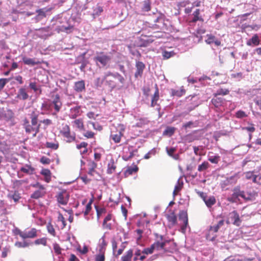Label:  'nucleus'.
Returning <instances> with one entry per match:
<instances>
[{
    "instance_id": "5701e85b",
    "label": "nucleus",
    "mask_w": 261,
    "mask_h": 261,
    "mask_svg": "<svg viewBox=\"0 0 261 261\" xmlns=\"http://www.w3.org/2000/svg\"><path fill=\"white\" fill-rule=\"evenodd\" d=\"M22 61L25 64L32 66L37 65L40 63L39 61H36V60L34 59H31L27 57H23L22 58Z\"/></svg>"
},
{
    "instance_id": "69168bd1",
    "label": "nucleus",
    "mask_w": 261,
    "mask_h": 261,
    "mask_svg": "<svg viewBox=\"0 0 261 261\" xmlns=\"http://www.w3.org/2000/svg\"><path fill=\"white\" fill-rule=\"evenodd\" d=\"M242 129L247 130L251 133H253L255 131V128L252 125L249 126L244 127L242 128Z\"/></svg>"
},
{
    "instance_id": "6e6552de",
    "label": "nucleus",
    "mask_w": 261,
    "mask_h": 261,
    "mask_svg": "<svg viewBox=\"0 0 261 261\" xmlns=\"http://www.w3.org/2000/svg\"><path fill=\"white\" fill-rule=\"evenodd\" d=\"M61 134L66 139L67 142L74 141L75 137L70 134V128L68 125H64L60 131Z\"/></svg>"
},
{
    "instance_id": "f3484780",
    "label": "nucleus",
    "mask_w": 261,
    "mask_h": 261,
    "mask_svg": "<svg viewBox=\"0 0 261 261\" xmlns=\"http://www.w3.org/2000/svg\"><path fill=\"white\" fill-rule=\"evenodd\" d=\"M236 180L234 179V177L231 176L222 180L221 183V186L222 189H224L227 186L229 185L233 184L236 183Z\"/></svg>"
},
{
    "instance_id": "58836bf2",
    "label": "nucleus",
    "mask_w": 261,
    "mask_h": 261,
    "mask_svg": "<svg viewBox=\"0 0 261 261\" xmlns=\"http://www.w3.org/2000/svg\"><path fill=\"white\" fill-rule=\"evenodd\" d=\"M30 243L26 241H23L22 242H16L15 243V246L18 248H25L28 247Z\"/></svg>"
},
{
    "instance_id": "2eb2a0df",
    "label": "nucleus",
    "mask_w": 261,
    "mask_h": 261,
    "mask_svg": "<svg viewBox=\"0 0 261 261\" xmlns=\"http://www.w3.org/2000/svg\"><path fill=\"white\" fill-rule=\"evenodd\" d=\"M70 118L75 119L78 116L80 115V107L76 106L71 108L70 110L69 114Z\"/></svg>"
},
{
    "instance_id": "393cba45",
    "label": "nucleus",
    "mask_w": 261,
    "mask_h": 261,
    "mask_svg": "<svg viewBox=\"0 0 261 261\" xmlns=\"http://www.w3.org/2000/svg\"><path fill=\"white\" fill-rule=\"evenodd\" d=\"M49 9L46 8L38 10V15L36 17V19L37 21L41 20L43 17H45V13L48 11Z\"/></svg>"
},
{
    "instance_id": "49530a36",
    "label": "nucleus",
    "mask_w": 261,
    "mask_h": 261,
    "mask_svg": "<svg viewBox=\"0 0 261 261\" xmlns=\"http://www.w3.org/2000/svg\"><path fill=\"white\" fill-rule=\"evenodd\" d=\"M58 221L59 222H61V223H62V228H64L66 225V222H65V219L63 217V216L59 213V215H58Z\"/></svg>"
},
{
    "instance_id": "680f3d73",
    "label": "nucleus",
    "mask_w": 261,
    "mask_h": 261,
    "mask_svg": "<svg viewBox=\"0 0 261 261\" xmlns=\"http://www.w3.org/2000/svg\"><path fill=\"white\" fill-rule=\"evenodd\" d=\"M88 124L92 125L93 128L95 129H97L99 130H100L102 129V127L101 126H100L99 125H98V124H95V123L90 122V121H89L88 122Z\"/></svg>"
},
{
    "instance_id": "aec40b11",
    "label": "nucleus",
    "mask_w": 261,
    "mask_h": 261,
    "mask_svg": "<svg viewBox=\"0 0 261 261\" xmlns=\"http://www.w3.org/2000/svg\"><path fill=\"white\" fill-rule=\"evenodd\" d=\"M17 97L20 99L25 100L28 98L29 95L25 89L22 88L19 90Z\"/></svg>"
},
{
    "instance_id": "bf43d9fd",
    "label": "nucleus",
    "mask_w": 261,
    "mask_h": 261,
    "mask_svg": "<svg viewBox=\"0 0 261 261\" xmlns=\"http://www.w3.org/2000/svg\"><path fill=\"white\" fill-rule=\"evenodd\" d=\"M36 244H42L44 246L46 244V239L45 238L39 239L35 241Z\"/></svg>"
},
{
    "instance_id": "09e8293b",
    "label": "nucleus",
    "mask_w": 261,
    "mask_h": 261,
    "mask_svg": "<svg viewBox=\"0 0 261 261\" xmlns=\"http://www.w3.org/2000/svg\"><path fill=\"white\" fill-rule=\"evenodd\" d=\"M154 249L153 248L152 245L149 247L145 248L143 251L142 253L143 254H145V255L150 254H152L154 251Z\"/></svg>"
},
{
    "instance_id": "20e7f679",
    "label": "nucleus",
    "mask_w": 261,
    "mask_h": 261,
    "mask_svg": "<svg viewBox=\"0 0 261 261\" xmlns=\"http://www.w3.org/2000/svg\"><path fill=\"white\" fill-rule=\"evenodd\" d=\"M156 236V241L152 244V246L154 250H160L161 249H165V246L167 243L169 242V241L164 239L163 236Z\"/></svg>"
},
{
    "instance_id": "f704fd0d",
    "label": "nucleus",
    "mask_w": 261,
    "mask_h": 261,
    "mask_svg": "<svg viewBox=\"0 0 261 261\" xmlns=\"http://www.w3.org/2000/svg\"><path fill=\"white\" fill-rule=\"evenodd\" d=\"M46 228L49 233L54 237L56 236V233L55 228L50 223H49L47 224Z\"/></svg>"
},
{
    "instance_id": "bb28decb",
    "label": "nucleus",
    "mask_w": 261,
    "mask_h": 261,
    "mask_svg": "<svg viewBox=\"0 0 261 261\" xmlns=\"http://www.w3.org/2000/svg\"><path fill=\"white\" fill-rule=\"evenodd\" d=\"M245 177L247 179L252 180L253 182H256V177L254 172L249 171L245 173Z\"/></svg>"
},
{
    "instance_id": "7c9ffc66",
    "label": "nucleus",
    "mask_w": 261,
    "mask_h": 261,
    "mask_svg": "<svg viewBox=\"0 0 261 261\" xmlns=\"http://www.w3.org/2000/svg\"><path fill=\"white\" fill-rule=\"evenodd\" d=\"M159 99V92L158 89H156L151 99V106L153 107L156 105V102Z\"/></svg>"
},
{
    "instance_id": "a18cd8bd",
    "label": "nucleus",
    "mask_w": 261,
    "mask_h": 261,
    "mask_svg": "<svg viewBox=\"0 0 261 261\" xmlns=\"http://www.w3.org/2000/svg\"><path fill=\"white\" fill-rule=\"evenodd\" d=\"M212 102L216 107H218L221 105L222 99L220 98L216 97L212 99Z\"/></svg>"
},
{
    "instance_id": "3c124183",
    "label": "nucleus",
    "mask_w": 261,
    "mask_h": 261,
    "mask_svg": "<svg viewBox=\"0 0 261 261\" xmlns=\"http://www.w3.org/2000/svg\"><path fill=\"white\" fill-rule=\"evenodd\" d=\"M182 185L179 184V180H178V182L177 185L175 186L174 190L173 192V196H175L177 195V193L178 191H179L181 189Z\"/></svg>"
},
{
    "instance_id": "2f4dec72",
    "label": "nucleus",
    "mask_w": 261,
    "mask_h": 261,
    "mask_svg": "<svg viewBox=\"0 0 261 261\" xmlns=\"http://www.w3.org/2000/svg\"><path fill=\"white\" fill-rule=\"evenodd\" d=\"M45 146L48 148L56 150L59 147V143L57 141L54 142H47L45 144Z\"/></svg>"
},
{
    "instance_id": "7ed1b4c3",
    "label": "nucleus",
    "mask_w": 261,
    "mask_h": 261,
    "mask_svg": "<svg viewBox=\"0 0 261 261\" xmlns=\"http://www.w3.org/2000/svg\"><path fill=\"white\" fill-rule=\"evenodd\" d=\"M62 105V104L60 100L59 96L58 95H56L49 106L46 103H43L42 105V108L44 110H48L49 108H54L56 113H57L60 110Z\"/></svg>"
},
{
    "instance_id": "e2e57ef3",
    "label": "nucleus",
    "mask_w": 261,
    "mask_h": 261,
    "mask_svg": "<svg viewBox=\"0 0 261 261\" xmlns=\"http://www.w3.org/2000/svg\"><path fill=\"white\" fill-rule=\"evenodd\" d=\"M73 30V27L72 26H69L68 27H62L61 29V31H65L67 33H70Z\"/></svg>"
},
{
    "instance_id": "6ab92c4d",
    "label": "nucleus",
    "mask_w": 261,
    "mask_h": 261,
    "mask_svg": "<svg viewBox=\"0 0 261 261\" xmlns=\"http://www.w3.org/2000/svg\"><path fill=\"white\" fill-rule=\"evenodd\" d=\"M136 68L137 71L135 73V76H141L145 68L144 64L142 62L138 61L136 63Z\"/></svg>"
},
{
    "instance_id": "603ef678",
    "label": "nucleus",
    "mask_w": 261,
    "mask_h": 261,
    "mask_svg": "<svg viewBox=\"0 0 261 261\" xmlns=\"http://www.w3.org/2000/svg\"><path fill=\"white\" fill-rule=\"evenodd\" d=\"M236 116L238 118H243L247 117V115L245 113V112L240 110L236 113Z\"/></svg>"
},
{
    "instance_id": "052dcab7",
    "label": "nucleus",
    "mask_w": 261,
    "mask_h": 261,
    "mask_svg": "<svg viewBox=\"0 0 261 261\" xmlns=\"http://www.w3.org/2000/svg\"><path fill=\"white\" fill-rule=\"evenodd\" d=\"M29 87L31 89L33 90L35 92H37L39 89L36 85V83L35 82H31L30 83Z\"/></svg>"
},
{
    "instance_id": "8fccbe9b",
    "label": "nucleus",
    "mask_w": 261,
    "mask_h": 261,
    "mask_svg": "<svg viewBox=\"0 0 261 261\" xmlns=\"http://www.w3.org/2000/svg\"><path fill=\"white\" fill-rule=\"evenodd\" d=\"M115 168H116V167L114 165V164L113 162L109 163L108 168V173H112L113 172H114Z\"/></svg>"
},
{
    "instance_id": "4be33fe9",
    "label": "nucleus",
    "mask_w": 261,
    "mask_h": 261,
    "mask_svg": "<svg viewBox=\"0 0 261 261\" xmlns=\"http://www.w3.org/2000/svg\"><path fill=\"white\" fill-rule=\"evenodd\" d=\"M233 193L232 194V198H239V197L242 198V195H244V192L241 191L240 189V187L238 186L234 188Z\"/></svg>"
},
{
    "instance_id": "c756f323",
    "label": "nucleus",
    "mask_w": 261,
    "mask_h": 261,
    "mask_svg": "<svg viewBox=\"0 0 261 261\" xmlns=\"http://www.w3.org/2000/svg\"><path fill=\"white\" fill-rule=\"evenodd\" d=\"M176 151V148L175 147H171L168 148L166 147V151L167 154L171 157L173 158L175 160H177L178 158V154L174 155V152Z\"/></svg>"
},
{
    "instance_id": "b1692460",
    "label": "nucleus",
    "mask_w": 261,
    "mask_h": 261,
    "mask_svg": "<svg viewBox=\"0 0 261 261\" xmlns=\"http://www.w3.org/2000/svg\"><path fill=\"white\" fill-rule=\"evenodd\" d=\"M8 198L10 200H13L15 202H17L20 198L19 194L17 192H11L8 195Z\"/></svg>"
},
{
    "instance_id": "423d86ee",
    "label": "nucleus",
    "mask_w": 261,
    "mask_h": 261,
    "mask_svg": "<svg viewBox=\"0 0 261 261\" xmlns=\"http://www.w3.org/2000/svg\"><path fill=\"white\" fill-rule=\"evenodd\" d=\"M224 220H221L219 221L216 225L211 226L209 229V232L206 236V239L207 240H210L211 241H214L215 240V238L216 237V236L214 235L212 237H211L210 233L212 232H214L215 233L217 232L218 231V230L219 229V228L224 225Z\"/></svg>"
},
{
    "instance_id": "6e6d98bb",
    "label": "nucleus",
    "mask_w": 261,
    "mask_h": 261,
    "mask_svg": "<svg viewBox=\"0 0 261 261\" xmlns=\"http://www.w3.org/2000/svg\"><path fill=\"white\" fill-rule=\"evenodd\" d=\"M117 197L116 198L113 197V195H111V197H110V201L114 202L115 204H118L119 201L120 195L119 193L117 194Z\"/></svg>"
},
{
    "instance_id": "9d476101",
    "label": "nucleus",
    "mask_w": 261,
    "mask_h": 261,
    "mask_svg": "<svg viewBox=\"0 0 261 261\" xmlns=\"http://www.w3.org/2000/svg\"><path fill=\"white\" fill-rule=\"evenodd\" d=\"M68 194L65 191H62L57 195V200L61 204L65 205L68 201Z\"/></svg>"
},
{
    "instance_id": "412c9836",
    "label": "nucleus",
    "mask_w": 261,
    "mask_h": 261,
    "mask_svg": "<svg viewBox=\"0 0 261 261\" xmlns=\"http://www.w3.org/2000/svg\"><path fill=\"white\" fill-rule=\"evenodd\" d=\"M260 43V40L259 39L258 36L257 34H255L252 36L251 39L249 40L247 42V45L251 46L252 44L254 45H258Z\"/></svg>"
},
{
    "instance_id": "9b49d317",
    "label": "nucleus",
    "mask_w": 261,
    "mask_h": 261,
    "mask_svg": "<svg viewBox=\"0 0 261 261\" xmlns=\"http://www.w3.org/2000/svg\"><path fill=\"white\" fill-rule=\"evenodd\" d=\"M22 239L34 238L37 236V230L36 228H33L30 230H25L22 234Z\"/></svg>"
},
{
    "instance_id": "4c0bfd02",
    "label": "nucleus",
    "mask_w": 261,
    "mask_h": 261,
    "mask_svg": "<svg viewBox=\"0 0 261 261\" xmlns=\"http://www.w3.org/2000/svg\"><path fill=\"white\" fill-rule=\"evenodd\" d=\"M168 220L169 222H170L172 225H174L176 224V220H177L176 217L173 214H171L168 216Z\"/></svg>"
},
{
    "instance_id": "1a4fd4ad",
    "label": "nucleus",
    "mask_w": 261,
    "mask_h": 261,
    "mask_svg": "<svg viewBox=\"0 0 261 261\" xmlns=\"http://www.w3.org/2000/svg\"><path fill=\"white\" fill-rule=\"evenodd\" d=\"M94 60L96 62L100 63L102 67H104L109 62L110 58L106 55L101 54L95 57Z\"/></svg>"
},
{
    "instance_id": "c9c22d12",
    "label": "nucleus",
    "mask_w": 261,
    "mask_h": 261,
    "mask_svg": "<svg viewBox=\"0 0 261 261\" xmlns=\"http://www.w3.org/2000/svg\"><path fill=\"white\" fill-rule=\"evenodd\" d=\"M138 170V168L136 165L129 167L125 171V174L130 175L133 173L136 172Z\"/></svg>"
},
{
    "instance_id": "dca6fc26",
    "label": "nucleus",
    "mask_w": 261,
    "mask_h": 261,
    "mask_svg": "<svg viewBox=\"0 0 261 261\" xmlns=\"http://www.w3.org/2000/svg\"><path fill=\"white\" fill-rule=\"evenodd\" d=\"M85 88V82L83 80H81L78 82H76L74 83V90L77 92H81L83 91Z\"/></svg>"
},
{
    "instance_id": "72a5a7b5",
    "label": "nucleus",
    "mask_w": 261,
    "mask_h": 261,
    "mask_svg": "<svg viewBox=\"0 0 261 261\" xmlns=\"http://www.w3.org/2000/svg\"><path fill=\"white\" fill-rule=\"evenodd\" d=\"M220 156L218 155H210L208 154V160L212 163L217 164L220 161Z\"/></svg>"
},
{
    "instance_id": "5fc2aeb1",
    "label": "nucleus",
    "mask_w": 261,
    "mask_h": 261,
    "mask_svg": "<svg viewBox=\"0 0 261 261\" xmlns=\"http://www.w3.org/2000/svg\"><path fill=\"white\" fill-rule=\"evenodd\" d=\"M96 213H97V219H99L100 216L103 213H105L106 212V210L103 208H98L97 206H95Z\"/></svg>"
},
{
    "instance_id": "c03bdc74",
    "label": "nucleus",
    "mask_w": 261,
    "mask_h": 261,
    "mask_svg": "<svg viewBox=\"0 0 261 261\" xmlns=\"http://www.w3.org/2000/svg\"><path fill=\"white\" fill-rule=\"evenodd\" d=\"M205 42L207 44H211L215 41V37L212 34H207L206 36Z\"/></svg>"
},
{
    "instance_id": "0eeeda50",
    "label": "nucleus",
    "mask_w": 261,
    "mask_h": 261,
    "mask_svg": "<svg viewBox=\"0 0 261 261\" xmlns=\"http://www.w3.org/2000/svg\"><path fill=\"white\" fill-rule=\"evenodd\" d=\"M179 219L181 221V231L185 233L188 225V215L186 212L181 211L179 214Z\"/></svg>"
},
{
    "instance_id": "cd10ccee",
    "label": "nucleus",
    "mask_w": 261,
    "mask_h": 261,
    "mask_svg": "<svg viewBox=\"0 0 261 261\" xmlns=\"http://www.w3.org/2000/svg\"><path fill=\"white\" fill-rule=\"evenodd\" d=\"M34 169L29 165H25L20 168V171L28 174H32L33 173Z\"/></svg>"
},
{
    "instance_id": "79ce46f5",
    "label": "nucleus",
    "mask_w": 261,
    "mask_h": 261,
    "mask_svg": "<svg viewBox=\"0 0 261 261\" xmlns=\"http://www.w3.org/2000/svg\"><path fill=\"white\" fill-rule=\"evenodd\" d=\"M209 167V164L207 162H204L202 164L199 165L198 170L200 172L206 170Z\"/></svg>"
},
{
    "instance_id": "864d4df0",
    "label": "nucleus",
    "mask_w": 261,
    "mask_h": 261,
    "mask_svg": "<svg viewBox=\"0 0 261 261\" xmlns=\"http://www.w3.org/2000/svg\"><path fill=\"white\" fill-rule=\"evenodd\" d=\"M175 131V128L172 127H169L166 128V129L164 131V134L166 135H169V136H171L173 134Z\"/></svg>"
},
{
    "instance_id": "a19ab883",
    "label": "nucleus",
    "mask_w": 261,
    "mask_h": 261,
    "mask_svg": "<svg viewBox=\"0 0 261 261\" xmlns=\"http://www.w3.org/2000/svg\"><path fill=\"white\" fill-rule=\"evenodd\" d=\"M92 202H93V199H91L90 200L89 202L86 204L85 211L84 212L85 216H87L88 214V213H89V212L91 211V204H92Z\"/></svg>"
},
{
    "instance_id": "4468645a",
    "label": "nucleus",
    "mask_w": 261,
    "mask_h": 261,
    "mask_svg": "<svg viewBox=\"0 0 261 261\" xmlns=\"http://www.w3.org/2000/svg\"><path fill=\"white\" fill-rule=\"evenodd\" d=\"M109 76H112L114 79L117 80L121 84H123L124 83V78L120 74H119L118 73H113L111 72L106 73L104 76V80L108 81V79Z\"/></svg>"
},
{
    "instance_id": "37998d69",
    "label": "nucleus",
    "mask_w": 261,
    "mask_h": 261,
    "mask_svg": "<svg viewBox=\"0 0 261 261\" xmlns=\"http://www.w3.org/2000/svg\"><path fill=\"white\" fill-rule=\"evenodd\" d=\"M199 14H200L199 10L196 9V11L193 13L194 18L193 19V21L196 22L198 20H202V19L199 16Z\"/></svg>"
},
{
    "instance_id": "a211bd4d",
    "label": "nucleus",
    "mask_w": 261,
    "mask_h": 261,
    "mask_svg": "<svg viewBox=\"0 0 261 261\" xmlns=\"http://www.w3.org/2000/svg\"><path fill=\"white\" fill-rule=\"evenodd\" d=\"M257 194L255 192H244V195H242V198L246 201H252L255 199V197Z\"/></svg>"
},
{
    "instance_id": "f8f14e48",
    "label": "nucleus",
    "mask_w": 261,
    "mask_h": 261,
    "mask_svg": "<svg viewBox=\"0 0 261 261\" xmlns=\"http://www.w3.org/2000/svg\"><path fill=\"white\" fill-rule=\"evenodd\" d=\"M39 189L35 191L31 195V197L35 199H38L44 195L45 192L44 187L40 185H37Z\"/></svg>"
},
{
    "instance_id": "13d9d810",
    "label": "nucleus",
    "mask_w": 261,
    "mask_h": 261,
    "mask_svg": "<svg viewBox=\"0 0 261 261\" xmlns=\"http://www.w3.org/2000/svg\"><path fill=\"white\" fill-rule=\"evenodd\" d=\"M141 254H143L142 251H141L139 249H137L135 252L134 260L136 261L139 260V257H140V255H141Z\"/></svg>"
},
{
    "instance_id": "e433bc0d",
    "label": "nucleus",
    "mask_w": 261,
    "mask_h": 261,
    "mask_svg": "<svg viewBox=\"0 0 261 261\" xmlns=\"http://www.w3.org/2000/svg\"><path fill=\"white\" fill-rule=\"evenodd\" d=\"M89 168L88 173L91 175H93L94 172H95V169L96 168L97 165L94 162H91L89 163Z\"/></svg>"
},
{
    "instance_id": "473e14b6",
    "label": "nucleus",
    "mask_w": 261,
    "mask_h": 261,
    "mask_svg": "<svg viewBox=\"0 0 261 261\" xmlns=\"http://www.w3.org/2000/svg\"><path fill=\"white\" fill-rule=\"evenodd\" d=\"M107 242L105 239V236H103L100 240L99 242V246L100 247L99 251L100 252H103L105 251V247L107 246Z\"/></svg>"
},
{
    "instance_id": "39448f33",
    "label": "nucleus",
    "mask_w": 261,
    "mask_h": 261,
    "mask_svg": "<svg viewBox=\"0 0 261 261\" xmlns=\"http://www.w3.org/2000/svg\"><path fill=\"white\" fill-rule=\"evenodd\" d=\"M226 222L227 224H229L231 222L234 225L239 226L241 225L242 220L238 213L236 211H234L229 214Z\"/></svg>"
},
{
    "instance_id": "de8ad7c7",
    "label": "nucleus",
    "mask_w": 261,
    "mask_h": 261,
    "mask_svg": "<svg viewBox=\"0 0 261 261\" xmlns=\"http://www.w3.org/2000/svg\"><path fill=\"white\" fill-rule=\"evenodd\" d=\"M174 55L173 51H164L163 53V56L164 59H168Z\"/></svg>"
},
{
    "instance_id": "f257e3e1",
    "label": "nucleus",
    "mask_w": 261,
    "mask_h": 261,
    "mask_svg": "<svg viewBox=\"0 0 261 261\" xmlns=\"http://www.w3.org/2000/svg\"><path fill=\"white\" fill-rule=\"evenodd\" d=\"M24 127L27 133L32 134L33 137H35L37 133L39 132V124L37 123V118L36 116L32 117L31 124L28 120H24Z\"/></svg>"
},
{
    "instance_id": "0e129e2a",
    "label": "nucleus",
    "mask_w": 261,
    "mask_h": 261,
    "mask_svg": "<svg viewBox=\"0 0 261 261\" xmlns=\"http://www.w3.org/2000/svg\"><path fill=\"white\" fill-rule=\"evenodd\" d=\"M8 81L6 79H0V91L4 87Z\"/></svg>"
},
{
    "instance_id": "c85d7f7f",
    "label": "nucleus",
    "mask_w": 261,
    "mask_h": 261,
    "mask_svg": "<svg viewBox=\"0 0 261 261\" xmlns=\"http://www.w3.org/2000/svg\"><path fill=\"white\" fill-rule=\"evenodd\" d=\"M133 250L130 249L121 257L122 261H131L133 256Z\"/></svg>"
},
{
    "instance_id": "338daca9",
    "label": "nucleus",
    "mask_w": 261,
    "mask_h": 261,
    "mask_svg": "<svg viewBox=\"0 0 261 261\" xmlns=\"http://www.w3.org/2000/svg\"><path fill=\"white\" fill-rule=\"evenodd\" d=\"M41 174L47 178L48 176H50V172L48 169H43L41 171Z\"/></svg>"
},
{
    "instance_id": "a878e982",
    "label": "nucleus",
    "mask_w": 261,
    "mask_h": 261,
    "mask_svg": "<svg viewBox=\"0 0 261 261\" xmlns=\"http://www.w3.org/2000/svg\"><path fill=\"white\" fill-rule=\"evenodd\" d=\"M127 149L128 151L129 152V155L125 154V151H124L123 154L122 155V159L124 161H128V160L131 159L132 157H133L134 155H135V153L137 152V150H130L129 149V147L127 148Z\"/></svg>"
},
{
    "instance_id": "ea45409f",
    "label": "nucleus",
    "mask_w": 261,
    "mask_h": 261,
    "mask_svg": "<svg viewBox=\"0 0 261 261\" xmlns=\"http://www.w3.org/2000/svg\"><path fill=\"white\" fill-rule=\"evenodd\" d=\"M75 126L80 129H83L84 128L83 122L81 119H76L73 121Z\"/></svg>"
},
{
    "instance_id": "f03ea898",
    "label": "nucleus",
    "mask_w": 261,
    "mask_h": 261,
    "mask_svg": "<svg viewBox=\"0 0 261 261\" xmlns=\"http://www.w3.org/2000/svg\"><path fill=\"white\" fill-rule=\"evenodd\" d=\"M125 129V127L123 124H119L117 126L116 132L111 131L110 136V141H113L115 143H120Z\"/></svg>"
},
{
    "instance_id": "774afa93",
    "label": "nucleus",
    "mask_w": 261,
    "mask_h": 261,
    "mask_svg": "<svg viewBox=\"0 0 261 261\" xmlns=\"http://www.w3.org/2000/svg\"><path fill=\"white\" fill-rule=\"evenodd\" d=\"M88 144L85 142L81 143L80 144L77 145L76 147L79 149H82V148L87 147Z\"/></svg>"
},
{
    "instance_id": "ddd939ff",
    "label": "nucleus",
    "mask_w": 261,
    "mask_h": 261,
    "mask_svg": "<svg viewBox=\"0 0 261 261\" xmlns=\"http://www.w3.org/2000/svg\"><path fill=\"white\" fill-rule=\"evenodd\" d=\"M201 197L208 207H211L216 202L215 197L213 196H204L203 194H202Z\"/></svg>"
},
{
    "instance_id": "4d7b16f0",
    "label": "nucleus",
    "mask_w": 261,
    "mask_h": 261,
    "mask_svg": "<svg viewBox=\"0 0 261 261\" xmlns=\"http://www.w3.org/2000/svg\"><path fill=\"white\" fill-rule=\"evenodd\" d=\"M105 258L104 252H100L99 254L96 255L95 261H104Z\"/></svg>"
}]
</instances>
